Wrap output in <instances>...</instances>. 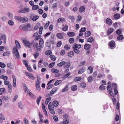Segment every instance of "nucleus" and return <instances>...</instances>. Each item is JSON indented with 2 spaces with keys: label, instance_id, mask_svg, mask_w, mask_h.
I'll return each instance as SVG.
<instances>
[{
  "label": "nucleus",
  "instance_id": "nucleus-1",
  "mask_svg": "<svg viewBox=\"0 0 124 124\" xmlns=\"http://www.w3.org/2000/svg\"><path fill=\"white\" fill-rule=\"evenodd\" d=\"M81 47V46L80 44H78L76 43L74 44L72 46L73 51L77 54H79L80 52L79 49Z\"/></svg>",
  "mask_w": 124,
  "mask_h": 124
},
{
  "label": "nucleus",
  "instance_id": "nucleus-2",
  "mask_svg": "<svg viewBox=\"0 0 124 124\" xmlns=\"http://www.w3.org/2000/svg\"><path fill=\"white\" fill-rule=\"evenodd\" d=\"M13 51L15 58L18 59L20 57V56L18 50L16 47H14L13 48Z\"/></svg>",
  "mask_w": 124,
  "mask_h": 124
},
{
  "label": "nucleus",
  "instance_id": "nucleus-3",
  "mask_svg": "<svg viewBox=\"0 0 124 124\" xmlns=\"http://www.w3.org/2000/svg\"><path fill=\"white\" fill-rule=\"evenodd\" d=\"M22 41L25 46L29 48L31 47V46L32 45V44L28 41L25 39H22Z\"/></svg>",
  "mask_w": 124,
  "mask_h": 124
},
{
  "label": "nucleus",
  "instance_id": "nucleus-4",
  "mask_svg": "<svg viewBox=\"0 0 124 124\" xmlns=\"http://www.w3.org/2000/svg\"><path fill=\"white\" fill-rule=\"evenodd\" d=\"M33 47L35 49L37 52L39 51L41 49V47L39 45L38 43L37 42L35 43L33 45Z\"/></svg>",
  "mask_w": 124,
  "mask_h": 124
},
{
  "label": "nucleus",
  "instance_id": "nucleus-5",
  "mask_svg": "<svg viewBox=\"0 0 124 124\" xmlns=\"http://www.w3.org/2000/svg\"><path fill=\"white\" fill-rule=\"evenodd\" d=\"M57 87H55L50 92V94H48L46 96L47 97H49V96H52L53 94H54L58 90Z\"/></svg>",
  "mask_w": 124,
  "mask_h": 124
},
{
  "label": "nucleus",
  "instance_id": "nucleus-6",
  "mask_svg": "<svg viewBox=\"0 0 124 124\" xmlns=\"http://www.w3.org/2000/svg\"><path fill=\"white\" fill-rule=\"evenodd\" d=\"M29 11V9L27 8L24 7L18 11V12L20 13H25Z\"/></svg>",
  "mask_w": 124,
  "mask_h": 124
},
{
  "label": "nucleus",
  "instance_id": "nucleus-7",
  "mask_svg": "<svg viewBox=\"0 0 124 124\" xmlns=\"http://www.w3.org/2000/svg\"><path fill=\"white\" fill-rule=\"evenodd\" d=\"M107 90L109 92V94L112 97L114 96L113 92L112 91L113 90L112 87L110 85L106 87Z\"/></svg>",
  "mask_w": 124,
  "mask_h": 124
},
{
  "label": "nucleus",
  "instance_id": "nucleus-8",
  "mask_svg": "<svg viewBox=\"0 0 124 124\" xmlns=\"http://www.w3.org/2000/svg\"><path fill=\"white\" fill-rule=\"evenodd\" d=\"M31 25L29 23H28L26 25H24L22 27V29L25 31H29V28H31Z\"/></svg>",
  "mask_w": 124,
  "mask_h": 124
},
{
  "label": "nucleus",
  "instance_id": "nucleus-9",
  "mask_svg": "<svg viewBox=\"0 0 124 124\" xmlns=\"http://www.w3.org/2000/svg\"><path fill=\"white\" fill-rule=\"evenodd\" d=\"M40 83L38 79L36 82V87L37 90H39L40 89Z\"/></svg>",
  "mask_w": 124,
  "mask_h": 124
},
{
  "label": "nucleus",
  "instance_id": "nucleus-10",
  "mask_svg": "<svg viewBox=\"0 0 124 124\" xmlns=\"http://www.w3.org/2000/svg\"><path fill=\"white\" fill-rule=\"evenodd\" d=\"M13 78V85L14 87H15L16 85V79L15 76L13 75H12Z\"/></svg>",
  "mask_w": 124,
  "mask_h": 124
},
{
  "label": "nucleus",
  "instance_id": "nucleus-11",
  "mask_svg": "<svg viewBox=\"0 0 124 124\" xmlns=\"http://www.w3.org/2000/svg\"><path fill=\"white\" fill-rule=\"evenodd\" d=\"M106 23L109 25H111L112 23V20L109 18H107L106 20Z\"/></svg>",
  "mask_w": 124,
  "mask_h": 124
},
{
  "label": "nucleus",
  "instance_id": "nucleus-12",
  "mask_svg": "<svg viewBox=\"0 0 124 124\" xmlns=\"http://www.w3.org/2000/svg\"><path fill=\"white\" fill-rule=\"evenodd\" d=\"M44 44V40L42 38H40L39 41V45L42 48L43 47Z\"/></svg>",
  "mask_w": 124,
  "mask_h": 124
},
{
  "label": "nucleus",
  "instance_id": "nucleus-13",
  "mask_svg": "<svg viewBox=\"0 0 124 124\" xmlns=\"http://www.w3.org/2000/svg\"><path fill=\"white\" fill-rule=\"evenodd\" d=\"M113 31L114 29L112 27L108 29L107 31V34L109 35L113 32Z\"/></svg>",
  "mask_w": 124,
  "mask_h": 124
},
{
  "label": "nucleus",
  "instance_id": "nucleus-14",
  "mask_svg": "<svg viewBox=\"0 0 124 124\" xmlns=\"http://www.w3.org/2000/svg\"><path fill=\"white\" fill-rule=\"evenodd\" d=\"M91 46L90 44H86L84 45V49L86 50H89L91 48Z\"/></svg>",
  "mask_w": 124,
  "mask_h": 124
},
{
  "label": "nucleus",
  "instance_id": "nucleus-15",
  "mask_svg": "<svg viewBox=\"0 0 124 124\" xmlns=\"http://www.w3.org/2000/svg\"><path fill=\"white\" fill-rule=\"evenodd\" d=\"M66 62L64 61H62L60 63L57 64L58 66L59 67H61L64 65L66 64Z\"/></svg>",
  "mask_w": 124,
  "mask_h": 124
},
{
  "label": "nucleus",
  "instance_id": "nucleus-16",
  "mask_svg": "<svg viewBox=\"0 0 124 124\" xmlns=\"http://www.w3.org/2000/svg\"><path fill=\"white\" fill-rule=\"evenodd\" d=\"M0 40H3L4 42L5 43L6 41V37L4 35H2L0 36Z\"/></svg>",
  "mask_w": 124,
  "mask_h": 124
},
{
  "label": "nucleus",
  "instance_id": "nucleus-17",
  "mask_svg": "<svg viewBox=\"0 0 124 124\" xmlns=\"http://www.w3.org/2000/svg\"><path fill=\"white\" fill-rule=\"evenodd\" d=\"M21 20L20 21V22H23L24 23L27 22L28 20V19L27 17H22L21 18Z\"/></svg>",
  "mask_w": 124,
  "mask_h": 124
},
{
  "label": "nucleus",
  "instance_id": "nucleus-18",
  "mask_svg": "<svg viewBox=\"0 0 124 124\" xmlns=\"http://www.w3.org/2000/svg\"><path fill=\"white\" fill-rule=\"evenodd\" d=\"M74 53L73 51H70L67 54L68 56L70 57H73L74 56Z\"/></svg>",
  "mask_w": 124,
  "mask_h": 124
},
{
  "label": "nucleus",
  "instance_id": "nucleus-19",
  "mask_svg": "<svg viewBox=\"0 0 124 124\" xmlns=\"http://www.w3.org/2000/svg\"><path fill=\"white\" fill-rule=\"evenodd\" d=\"M56 36L59 39H62L63 37V36L62 34L61 33H57L56 34Z\"/></svg>",
  "mask_w": 124,
  "mask_h": 124
},
{
  "label": "nucleus",
  "instance_id": "nucleus-20",
  "mask_svg": "<svg viewBox=\"0 0 124 124\" xmlns=\"http://www.w3.org/2000/svg\"><path fill=\"white\" fill-rule=\"evenodd\" d=\"M91 35V32L89 31H86L84 34L85 37H88L90 36Z\"/></svg>",
  "mask_w": 124,
  "mask_h": 124
},
{
  "label": "nucleus",
  "instance_id": "nucleus-21",
  "mask_svg": "<svg viewBox=\"0 0 124 124\" xmlns=\"http://www.w3.org/2000/svg\"><path fill=\"white\" fill-rule=\"evenodd\" d=\"M65 21V19L64 18H59L57 20V23H62Z\"/></svg>",
  "mask_w": 124,
  "mask_h": 124
},
{
  "label": "nucleus",
  "instance_id": "nucleus-22",
  "mask_svg": "<svg viewBox=\"0 0 124 124\" xmlns=\"http://www.w3.org/2000/svg\"><path fill=\"white\" fill-rule=\"evenodd\" d=\"M115 42L113 40H112L109 42V45L110 46L111 48H113L115 46Z\"/></svg>",
  "mask_w": 124,
  "mask_h": 124
},
{
  "label": "nucleus",
  "instance_id": "nucleus-23",
  "mask_svg": "<svg viewBox=\"0 0 124 124\" xmlns=\"http://www.w3.org/2000/svg\"><path fill=\"white\" fill-rule=\"evenodd\" d=\"M120 15L119 14H115L114 15V17L115 19L117 20L119 19L120 17Z\"/></svg>",
  "mask_w": 124,
  "mask_h": 124
},
{
  "label": "nucleus",
  "instance_id": "nucleus-24",
  "mask_svg": "<svg viewBox=\"0 0 124 124\" xmlns=\"http://www.w3.org/2000/svg\"><path fill=\"white\" fill-rule=\"evenodd\" d=\"M59 103L58 101L55 100L53 101V104L54 106L55 107H57L58 106Z\"/></svg>",
  "mask_w": 124,
  "mask_h": 124
},
{
  "label": "nucleus",
  "instance_id": "nucleus-25",
  "mask_svg": "<svg viewBox=\"0 0 124 124\" xmlns=\"http://www.w3.org/2000/svg\"><path fill=\"white\" fill-rule=\"evenodd\" d=\"M51 71L52 73L55 74L58 73L59 71L58 70L54 68L51 69Z\"/></svg>",
  "mask_w": 124,
  "mask_h": 124
},
{
  "label": "nucleus",
  "instance_id": "nucleus-26",
  "mask_svg": "<svg viewBox=\"0 0 124 124\" xmlns=\"http://www.w3.org/2000/svg\"><path fill=\"white\" fill-rule=\"evenodd\" d=\"M85 70V68H83L80 69L78 72L79 74H81L83 73Z\"/></svg>",
  "mask_w": 124,
  "mask_h": 124
},
{
  "label": "nucleus",
  "instance_id": "nucleus-27",
  "mask_svg": "<svg viewBox=\"0 0 124 124\" xmlns=\"http://www.w3.org/2000/svg\"><path fill=\"white\" fill-rule=\"evenodd\" d=\"M15 42L16 48L17 49H20L21 48V46L18 41L17 40H16Z\"/></svg>",
  "mask_w": 124,
  "mask_h": 124
},
{
  "label": "nucleus",
  "instance_id": "nucleus-28",
  "mask_svg": "<svg viewBox=\"0 0 124 124\" xmlns=\"http://www.w3.org/2000/svg\"><path fill=\"white\" fill-rule=\"evenodd\" d=\"M94 40V38L93 37H90L88 38L87 39V41L90 43H92Z\"/></svg>",
  "mask_w": 124,
  "mask_h": 124
},
{
  "label": "nucleus",
  "instance_id": "nucleus-29",
  "mask_svg": "<svg viewBox=\"0 0 124 124\" xmlns=\"http://www.w3.org/2000/svg\"><path fill=\"white\" fill-rule=\"evenodd\" d=\"M51 98L50 97H49L46 99L45 101V104L46 105H47L49 101H51Z\"/></svg>",
  "mask_w": 124,
  "mask_h": 124
},
{
  "label": "nucleus",
  "instance_id": "nucleus-30",
  "mask_svg": "<svg viewBox=\"0 0 124 124\" xmlns=\"http://www.w3.org/2000/svg\"><path fill=\"white\" fill-rule=\"evenodd\" d=\"M48 108L50 112L53 115H54L55 114V111L54 109L51 107H48Z\"/></svg>",
  "mask_w": 124,
  "mask_h": 124
},
{
  "label": "nucleus",
  "instance_id": "nucleus-31",
  "mask_svg": "<svg viewBox=\"0 0 124 124\" xmlns=\"http://www.w3.org/2000/svg\"><path fill=\"white\" fill-rule=\"evenodd\" d=\"M67 35L69 37H72L75 35V33L73 32H69L67 33Z\"/></svg>",
  "mask_w": 124,
  "mask_h": 124
},
{
  "label": "nucleus",
  "instance_id": "nucleus-32",
  "mask_svg": "<svg viewBox=\"0 0 124 124\" xmlns=\"http://www.w3.org/2000/svg\"><path fill=\"white\" fill-rule=\"evenodd\" d=\"M52 54V52L50 50H47L45 52V54L46 55H49Z\"/></svg>",
  "mask_w": 124,
  "mask_h": 124
},
{
  "label": "nucleus",
  "instance_id": "nucleus-33",
  "mask_svg": "<svg viewBox=\"0 0 124 124\" xmlns=\"http://www.w3.org/2000/svg\"><path fill=\"white\" fill-rule=\"evenodd\" d=\"M85 10V8L84 6H81L79 9V11L80 12H82L84 11Z\"/></svg>",
  "mask_w": 124,
  "mask_h": 124
},
{
  "label": "nucleus",
  "instance_id": "nucleus-34",
  "mask_svg": "<svg viewBox=\"0 0 124 124\" xmlns=\"http://www.w3.org/2000/svg\"><path fill=\"white\" fill-rule=\"evenodd\" d=\"M124 39V36L123 35H120L117 37V39L118 40H122Z\"/></svg>",
  "mask_w": 124,
  "mask_h": 124
},
{
  "label": "nucleus",
  "instance_id": "nucleus-35",
  "mask_svg": "<svg viewBox=\"0 0 124 124\" xmlns=\"http://www.w3.org/2000/svg\"><path fill=\"white\" fill-rule=\"evenodd\" d=\"M93 77L92 76H89L88 77L87 79L88 82H91L93 80Z\"/></svg>",
  "mask_w": 124,
  "mask_h": 124
},
{
  "label": "nucleus",
  "instance_id": "nucleus-36",
  "mask_svg": "<svg viewBox=\"0 0 124 124\" xmlns=\"http://www.w3.org/2000/svg\"><path fill=\"white\" fill-rule=\"evenodd\" d=\"M28 77L29 78L32 80H34V78H36L35 77H34L33 75L31 74H29Z\"/></svg>",
  "mask_w": 124,
  "mask_h": 124
},
{
  "label": "nucleus",
  "instance_id": "nucleus-37",
  "mask_svg": "<svg viewBox=\"0 0 124 124\" xmlns=\"http://www.w3.org/2000/svg\"><path fill=\"white\" fill-rule=\"evenodd\" d=\"M8 89L9 92L10 93L12 92V85L11 84H9L8 85Z\"/></svg>",
  "mask_w": 124,
  "mask_h": 124
},
{
  "label": "nucleus",
  "instance_id": "nucleus-38",
  "mask_svg": "<svg viewBox=\"0 0 124 124\" xmlns=\"http://www.w3.org/2000/svg\"><path fill=\"white\" fill-rule=\"evenodd\" d=\"M50 24V22L49 21L47 22L45 25L44 28L45 29H46L48 26Z\"/></svg>",
  "mask_w": 124,
  "mask_h": 124
},
{
  "label": "nucleus",
  "instance_id": "nucleus-39",
  "mask_svg": "<svg viewBox=\"0 0 124 124\" xmlns=\"http://www.w3.org/2000/svg\"><path fill=\"white\" fill-rule=\"evenodd\" d=\"M50 58L53 61H54L56 60V57L54 55H51L49 56Z\"/></svg>",
  "mask_w": 124,
  "mask_h": 124
},
{
  "label": "nucleus",
  "instance_id": "nucleus-40",
  "mask_svg": "<svg viewBox=\"0 0 124 124\" xmlns=\"http://www.w3.org/2000/svg\"><path fill=\"white\" fill-rule=\"evenodd\" d=\"M39 8V6L38 5H33L32 6V9L33 10H36Z\"/></svg>",
  "mask_w": 124,
  "mask_h": 124
},
{
  "label": "nucleus",
  "instance_id": "nucleus-41",
  "mask_svg": "<svg viewBox=\"0 0 124 124\" xmlns=\"http://www.w3.org/2000/svg\"><path fill=\"white\" fill-rule=\"evenodd\" d=\"M82 79L81 78L79 77H76L74 79V81H77L81 80Z\"/></svg>",
  "mask_w": 124,
  "mask_h": 124
},
{
  "label": "nucleus",
  "instance_id": "nucleus-42",
  "mask_svg": "<svg viewBox=\"0 0 124 124\" xmlns=\"http://www.w3.org/2000/svg\"><path fill=\"white\" fill-rule=\"evenodd\" d=\"M77 86L76 85H74L72 86L71 89L72 91H75L77 89Z\"/></svg>",
  "mask_w": 124,
  "mask_h": 124
},
{
  "label": "nucleus",
  "instance_id": "nucleus-43",
  "mask_svg": "<svg viewBox=\"0 0 124 124\" xmlns=\"http://www.w3.org/2000/svg\"><path fill=\"white\" fill-rule=\"evenodd\" d=\"M69 41L70 43H73L74 42V39L73 38H70L69 39Z\"/></svg>",
  "mask_w": 124,
  "mask_h": 124
},
{
  "label": "nucleus",
  "instance_id": "nucleus-44",
  "mask_svg": "<svg viewBox=\"0 0 124 124\" xmlns=\"http://www.w3.org/2000/svg\"><path fill=\"white\" fill-rule=\"evenodd\" d=\"M88 70H90V71H89V73L91 74L92 73L93 71V67L91 66H89L88 68Z\"/></svg>",
  "mask_w": 124,
  "mask_h": 124
},
{
  "label": "nucleus",
  "instance_id": "nucleus-45",
  "mask_svg": "<svg viewBox=\"0 0 124 124\" xmlns=\"http://www.w3.org/2000/svg\"><path fill=\"white\" fill-rule=\"evenodd\" d=\"M39 18V16L37 15L34 16L32 18V20L33 21H35L37 20Z\"/></svg>",
  "mask_w": 124,
  "mask_h": 124
},
{
  "label": "nucleus",
  "instance_id": "nucleus-46",
  "mask_svg": "<svg viewBox=\"0 0 124 124\" xmlns=\"http://www.w3.org/2000/svg\"><path fill=\"white\" fill-rule=\"evenodd\" d=\"M39 117L40 120V122H42L43 120L42 119L43 117L42 114H40V112H39Z\"/></svg>",
  "mask_w": 124,
  "mask_h": 124
},
{
  "label": "nucleus",
  "instance_id": "nucleus-47",
  "mask_svg": "<svg viewBox=\"0 0 124 124\" xmlns=\"http://www.w3.org/2000/svg\"><path fill=\"white\" fill-rule=\"evenodd\" d=\"M80 85L81 87L84 88L86 86V85L85 83L83 82L81 83Z\"/></svg>",
  "mask_w": 124,
  "mask_h": 124
},
{
  "label": "nucleus",
  "instance_id": "nucleus-48",
  "mask_svg": "<svg viewBox=\"0 0 124 124\" xmlns=\"http://www.w3.org/2000/svg\"><path fill=\"white\" fill-rule=\"evenodd\" d=\"M5 89L4 88H0V95H2L4 93Z\"/></svg>",
  "mask_w": 124,
  "mask_h": 124
},
{
  "label": "nucleus",
  "instance_id": "nucleus-49",
  "mask_svg": "<svg viewBox=\"0 0 124 124\" xmlns=\"http://www.w3.org/2000/svg\"><path fill=\"white\" fill-rule=\"evenodd\" d=\"M66 64L64 67V68H69L70 66V62H67Z\"/></svg>",
  "mask_w": 124,
  "mask_h": 124
},
{
  "label": "nucleus",
  "instance_id": "nucleus-50",
  "mask_svg": "<svg viewBox=\"0 0 124 124\" xmlns=\"http://www.w3.org/2000/svg\"><path fill=\"white\" fill-rule=\"evenodd\" d=\"M42 98V97L41 96H39L38 98L36 100L37 103L38 105H39V102L41 100Z\"/></svg>",
  "mask_w": 124,
  "mask_h": 124
},
{
  "label": "nucleus",
  "instance_id": "nucleus-51",
  "mask_svg": "<svg viewBox=\"0 0 124 124\" xmlns=\"http://www.w3.org/2000/svg\"><path fill=\"white\" fill-rule=\"evenodd\" d=\"M55 62H53L50 64L49 65V67L50 68H52L55 65Z\"/></svg>",
  "mask_w": 124,
  "mask_h": 124
},
{
  "label": "nucleus",
  "instance_id": "nucleus-52",
  "mask_svg": "<svg viewBox=\"0 0 124 124\" xmlns=\"http://www.w3.org/2000/svg\"><path fill=\"white\" fill-rule=\"evenodd\" d=\"M68 85H67L63 89H62V92H64L68 90Z\"/></svg>",
  "mask_w": 124,
  "mask_h": 124
},
{
  "label": "nucleus",
  "instance_id": "nucleus-53",
  "mask_svg": "<svg viewBox=\"0 0 124 124\" xmlns=\"http://www.w3.org/2000/svg\"><path fill=\"white\" fill-rule=\"evenodd\" d=\"M10 54V53L9 52H5L3 53V55L4 56H8Z\"/></svg>",
  "mask_w": 124,
  "mask_h": 124
},
{
  "label": "nucleus",
  "instance_id": "nucleus-54",
  "mask_svg": "<svg viewBox=\"0 0 124 124\" xmlns=\"http://www.w3.org/2000/svg\"><path fill=\"white\" fill-rule=\"evenodd\" d=\"M43 27L41 26L39 28V33L40 34H41L42 33L43 30Z\"/></svg>",
  "mask_w": 124,
  "mask_h": 124
},
{
  "label": "nucleus",
  "instance_id": "nucleus-55",
  "mask_svg": "<svg viewBox=\"0 0 124 124\" xmlns=\"http://www.w3.org/2000/svg\"><path fill=\"white\" fill-rule=\"evenodd\" d=\"M22 17L18 16H16L15 17V19L16 20L19 21L20 22V21L21 20Z\"/></svg>",
  "mask_w": 124,
  "mask_h": 124
},
{
  "label": "nucleus",
  "instance_id": "nucleus-56",
  "mask_svg": "<svg viewBox=\"0 0 124 124\" xmlns=\"http://www.w3.org/2000/svg\"><path fill=\"white\" fill-rule=\"evenodd\" d=\"M39 55V53L37 52L35 53V54L33 55L34 58L36 59Z\"/></svg>",
  "mask_w": 124,
  "mask_h": 124
},
{
  "label": "nucleus",
  "instance_id": "nucleus-57",
  "mask_svg": "<svg viewBox=\"0 0 124 124\" xmlns=\"http://www.w3.org/2000/svg\"><path fill=\"white\" fill-rule=\"evenodd\" d=\"M99 89L101 90H104L105 89V87L103 85H101L100 86Z\"/></svg>",
  "mask_w": 124,
  "mask_h": 124
},
{
  "label": "nucleus",
  "instance_id": "nucleus-58",
  "mask_svg": "<svg viewBox=\"0 0 124 124\" xmlns=\"http://www.w3.org/2000/svg\"><path fill=\"white\" fill-rule=\"evenodd\" d=\"M68 26L67 25L64 26L62 28V30L64 31H66L68 29Z\"/></svg>",
  "mask_w": 124,
  "mask_h": 124
},
{
  "label": "nucleus",
  "instance_id": "nucleus-59",
  "mask_svg": "<svg viewBox=\"0 0 124 124\" xmlns=\"http://www.w3.org/2000/svg\"><path fill=\"white\" fill-rule=\"evenodd\" d=\"M2 76L0 77V79H3L4 80H8V78L7 76H4L2 78Z\"/></svg>",
  "mask_w": 124,
  "mask_h": 124
},
{
  "label": "nucleus",
  "instance_id": "nucleus-60",
  "mask_svg": "<svg viewBox=\"0 0 124 124\" xmlns=\"http://www.w3.org/2000/svg\"><path fill=\"white\" fill-rule=\"evenodd\" d=\"M122 33V31L120 29H118L116 31V34L118 35H120Z\"/></svg>",
  "mask_w": 124,
  "mask_h": 124
},
{
  "label": "nucleus",
  "instance_id": "nucleus-61",
  "mask_svg": "<svg viewBox=\"0 0 124 124\" xmlns=\"http://www.w3.org/2000/svg\"><path fill=\"white\" fill-rule=\"evenodd\" d=\"M0 66L2 68H4L6 66V65L4 63L0 62Z\"/></svg>",
  "mask_w": 124,
  "mask_h": 124
},
{
  "label": "nucleus",
  "instance_id": "nucleus-62",
  "mask_svg": "<svg viewBox=\"0 0 124 124\" xmlns=\"http://www.w3.org/2000/svg\"><path fill=\"white\" fill-rule=\"evenodd\" d=\"M2 98L3 100H7L9 98L8 96H2Z\"/></svg>",
  "mask_w": 124,
  "mask_h": 124
},
{
  "label": "nucleus",
  "instance_id": "nucleus-63",
  "mask_svg": "<svg viewBox=\"0 0 124 124\" xmlns=\"http://www.w3.org/2000/svg\"><path fill=\"white\" fill-rule=\"evenodd\" d=\"M69 122L68 120L66 119H64L63 121V124H68Z\"/></svg>",
  "mask_w": 124,
  "mask_h": 124
},
{
  "label": "nucleus",
  "instance_id": "nucleus-64",
  "mask_svg": "<svg viewBox=\"0 0 124 124\" xmlns=\"http://www.w3.org/2000/svg\"><path fill=\"white\" fill-rule=\"evenodd\" d=\"M64 48L66 50H68L70 48V46L67 44H66L64 46Z\"/></svg>",
  "mask_w": 124,
  "mask_h": 124
}]
</instances>
